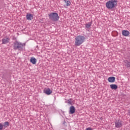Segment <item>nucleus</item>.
Wrapping results in <instances>:
<instances>
[{"label": "nucleus", "mask_w": 130, "mask_h": 130, "mask_svg": "<svg viewBox=\"0 0 130 130\" xmlns=\"http://www.w3.org/2000/svg\"><path fill=\"white\" fill-rule=\"evenodd\" d=\"M44 92L47 95H50V94L52 93V90H50L49 88L45 89L44 90Z\"/></svg>", "instance_id": "8"}, {"label": "nucleus", "mask_w": 130, "mask_h": 130, "mask_svg": "<svg viewBox=\"0 0 130 130\" xmlns=\"http://www.w3.org/2000/svg\"><path fill=\"white\" fill-rule=\"evenodd\" d=\"M72 99H69L68 101H67V103L68 104H70V105H72Z\"/></svg>", "instance_id": "18"}, {"label": "nucleus", "mask_w": 130, "mask_h": 130, "mask_svg": "<svg viewBox=\"0 0 130 130\" xmlns=\"http://www.w3.org/2000/svg\"><path fill=\"white\" fill-rule=\"evenodd\" d=\"M26 45L25 43H22L20 42L16 41L14 43L13 45V49L14 50H17L18 49L19 50H22V49Z\"/></svg>", "instance_id": "3"}, {"label": "nucleus", "mask_w": 130, "mask_h": 130, "mask_svg": "<svg viewBox=\"0 0 130 130\" xmlns=\"http://www.w3.org/2000/svg\"><path fill=\"white\" fill-rule=\"evenodd\" d=\"M115 127H117L118 128L119 127H121V126H122V123H121V121L118 120V121H116L115 122Z\"/></svg>", "instance_id": "5"}, {"label": "nucleus", "mask_w": 130, "mask_h": 130, "mask_svg": "<svg viewBox=\"0 0 130 130\" xmlns=\"http://www.w3.org/2000/svg\"><path fill=\"white\" fill-rule=\"evenodd\" d=\"M129 31L126 30H123L122 31V35L123 36H125V37H127L129 35Z\"/></svg>", "instance_id": "6"}, {"label": "nucleus", "mask_w": 130, "mask_h": 130, "mask_svg": "<svg viewBox=\"0 0 130 130\" xmlns=\"http://www.w3.org/2000/svg\"><path fill=\"white\" fill-rule=\"evenodd\" d=\"M36 61H37V60H36V58H34V57L30 58V62H31L32 64H36Z\"/></svg>", "instance_id": "13"}, {"label": "nucleus", "mask_w": 130, "mask_h": 130, "mask_svg": "<svg viewBox=\"0 0 130 130\" xmlns=\"http://www.w3.org/2000/svg\"><path fill=\"white\" fill-rule=\"evenodd\" d=\"M108 81L109 83H114L115 82V77H110L108 78Z\"/></svg>", "instance_id": "11"}, {"label": "nucleus", "mask_w": 130, "mask_h": 130, "mask_svg": "<svg viewBox=\"0 0 130 130\" xmlns=\"http://www.w3.org/2000/svg\"><path fill=\"white\" fill-rule=\"evenodd\" d=\"M3 126H4V127H8V126H9V122L7 121L4 122Z\"/></svg>", "instance_id": "17"}, {"label": "nucleus", "mask_w": 130, "mask_h": 130, "mask_svg": "<svg viewBox=\"0 0 130 130\" xmlns=\"http://www.w3.org/2000/svg\"><path fill=\"white\" fill-rule=\"evenodd\" d=\"M124 62L125 63V67L127 68H130V62L127 60H125Z\"/></svg>", "instance_id": "15"}, {"label": "nucleus", "mask_w": 130, "mask_h": 130, "mask_svg": "<svg viewBox=\"0 0 130 130\" xmlns=\"http://www.w3.org/2000/svg\"><path fill=\"white\" fill-rule=\"evenodd\" d=\"M64 3H65L67 7H70L71 6V2L69 0H64Z\"/></svg>", "instance_id": "14"}, {"label": "nucleus", "mask_w": 130, "mask_h": 130, "mask_svg": "<svg viewBox=\"0 0 130 130\" xmlns=\"http://www.w3.org/2000/svg\"><path fill=\"white\" fill-rule=\"evenodd\" d=\"M86 40V37L84 36H78L75 38V45L76 46H80L82 45Z\"/></svg>", "instance_id": "1"}, {"label": "nucleus", "mask_w": 130, "mask_h": 130, "mask_svg": "<svg viewBox=\"0 0 130 130\" xmlns=\"http://www.w3.org/2000/svg\"><path fill=\"white\" fill-rule=\"evenodd\" d=\"M117 6V0H110L106 3L107 9H114Z\"/></svg>", "instance_id": "2"}, {"label": "nucleus", "mask_w": 130, "mask_h": 130, "mask_svg": "<svg viewBox=\"0 0 130 130\" xmlns=\"http://www.w3.org/2000/svg\"><path fill=\"white\" fill-rule=\"evenodd\" d=\"M110 87L112 90H116L118 88V86L116 84H111Z\"/></svg>", "instance_id": "12"}, {"label": "nucleus", "mask_w": 130, "mask_h": 130, "mask_svg": "<svg viewBox=\"0 0 130 130\" xmlns=\"http://www.w3.org/2000/svg\"><path fill=\"white\" fill-rule=\"evenodd\" d=\"M91 25H92V23H91V22H89V23L86 24V28H87V29H89V28H90V27H91Z\"/></svg>", "instance_id": "16"}, {"label": "nucleus", "mask_w": 130, "mask_h": 130, "mask_svg": "<svg viewBox=\"0 0 130 130\" xmlns=\"http://www.w3.org/2000/svg\"><path fill=\"white\" fill-rule=\"evenodd\" d=\"M85 130H93V129H92V128L91 127H88V128H86Z\"/></svg>", "instance_id": "20"}, {"label": "nucleus", "mask_w": 130, "mask_h": 130, "mask_svg": "<svg viewBox=\"0 0 130 130\" xmlns=\"http://www.w3.org/2000/svg\"><path fill=\"white\" fill-rule=\"evenodd\" d=\"M76 111V108L74 106H72L70 108V114H74V113Z\"/></svg>", "instance_id": "9"}, {"label": "nucleus", "mask_w": 130, "mask_h": 130, "mask_svg": "<svg viewBox=\"0 0 130 130\" xmlns=\"http://www.w3.org/2000/svg\"><path fill=\"white\" fill-rule=\"evenodd\" d=\"M3 128H4V125L0 123V130H3Z\"/></svg>", "instance_id": "19"}, {"label": "nucleus", "mask_w": 130, "mask_h": 130, "mask_svg": "<svg viewBox=\"0 0 130 130\" xmlns=\"http://www.w3.org/2000/svg\"><path fill=\"white\" fill-rule=\"evenodd\" d=\"M34 18L33 15H32L31 13H27L26 15V19L28 21H31V20H32Z\"/></svg>", "instance_id": "7"}, {"label": "nucleus", "mask_w": 130, "mask_h": 130, "mask_svg": "<svg viewBox=\"0 0 130 130\" xmlns=\"http://www.w3.org/2000/svg\"><path fill=\"white\" fill-rule=\"evenodd\" d=\"M9 42H10V39H9V38H6L2 39L3 44H7V43H9Z\"/></svg>", "instance_id": "10"}, {"label": "nucleus", "mask_w": 130, "mask_h": 130, "mask_svg": "<svg viewBox=\"0 0 130 130\" xmlns=\"http://www.w3.org/2000/svg\"><path fill=\"white\" fill-rule=\"evenodd\" d=\"M49 18L50 20L54 21V22H56V21H58V14L54 12L51 13L50 14H49Z\"/></svg>", "instance_id": "4"}]
</instances>
